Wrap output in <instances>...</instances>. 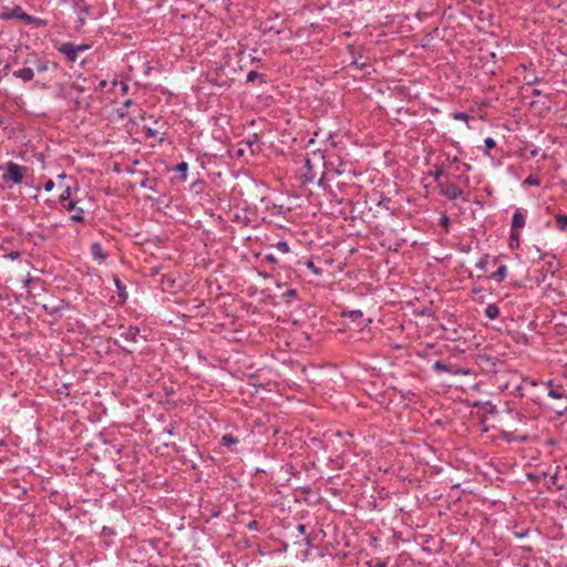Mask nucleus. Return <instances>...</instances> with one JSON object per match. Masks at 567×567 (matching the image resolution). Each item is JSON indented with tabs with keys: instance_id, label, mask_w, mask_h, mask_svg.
Listing matches in <instances>:
<instances>
[{
	"instance_id": "1",
	"label": "nucleus",
	"mask_w": 567,
	"mask_h": 567,
	"mask_svg": "<svg viewBox=\"0 0 567 567\" xmlns=\"http://www.w3.org/2000/svg\"><path fill=\"white\" fill-rule=\"evenodd\" d=\"M27 168L14 162H8L6 164V172L2 174L4 182H12L13 184H20L23 181Z\"/></svg>"
},
{
	"instance_id": "2",
	"label": "nucleus",
	"mask_w": 567,
	"mask_h": 567,
	"mask_svg": "<svg viewBox=\"0 0 567 567\" xmlns=\"http://www.w3.org/2000/svg\"><path fill=\"white\" fill-rule=\"evenodd\" d=\"M91 48L90 44H79V45H75L71 42H65V43H62L58 50L60 53L64 54L65 58L70 61V62H75L79 54L81 52H84L86 50H89Z\"/></svg>"
},
{
	"instance_id": "3",
	"label": "nucleus",
	"mask_w": 567,
	"mask_h": 567,
	"mask_svg": "<svg viewBox=\"0 0 567 567\" xmlns=\"http://www.w3.org/2000/svg\"><path fill=\"white\" fill-rule=\"evenodd\" d=\"M440 193L449 199H456L463 195V192L451 182H439Z\"/></svg>"
},
{
	"instance_id": "4",
	"label": "nucleus",
	"mask_w": 567,
	"mask_h": 567,
	"mask_svg": "<svg viewBox=\"0 0 567 567\" xmlns=\"http://www.w3.org/2000/svg\"><path fill=\"white\" fill-rule=\"evenodd\" d=\"M63 207L66 210L74 212V214H72L70 217L73 221H84V210L81 207L76 206V202L69 200L66 204H63Z\"/></svg>"
},
{
	"instance_id": "5",
	"label": "nucleus",
	"mask_w": 567,
	"mask_h": 567,
	"mask_svg": "<svg viewBox=\"0 0 567 567\" xmlns=\"http://www.w3.org/2000/svg\"><path fill=\"white\" fill-rule=\"evenodd\" d=\"M524 226H525V217L522 214L520 209H516V212L514 213L513 218H512L511 229L519 231Z\"/></svg>"
},
{
	"instance_id": "6",
	"label": "nucleus",
	"mask_w": 567,
	"mask_h": 567,
	"mask_svg": "<svg viewBox=\"0 0 567 567\" xmlns=\"http://www.w3.org/2000/svg\"><path fill=\"white\" fill-rule=\"evenodd\" d=\"M301 177L303 183H312L316 178V174L312 172L311 161L307 159L302 167Z\"/></svg>"
},
{
	"instance_id": "7",
	"label": "nucleus",
	"mask_w": 567,
	"mask_h": 567,
	"mask_svg": "<svg viewBox=\"0 0 567 567\" xmlns=\"http://www.w3.org/2000/svg\"><path fill=\"white\" fill-rule=\"evenodd\" d=\"M13 76L21 79L23 82H29L33 79L34 72L31 68H23L21 70L14 71Z\"/></svg>"
},
{
	"instance_id": "8",
	"label": "nucleus",
	"mask_w": 567,
	"mask_h": 567,
	"mask_svg": "<svg viewBox=\"0 0 567 567\" xmlns=\"http://www.w3.org/2000/svg\"><path fill=\"white\" fill-rule=\"evenodd\" d=\"M507 267L505 265H501L495 272L491 275V278L497 282H502L507 276Z\"/></svg>"
},
{
	"instance_id": "9",
	"label": "nucleus",
	"mask_w": 567,
	"mask_h": 567,
	"mask_svg": "<svg viewBox=\"0 0 567 567\" xmlns=\"http://www.w3.org/2000/svg\"><path fill=\"white\" fill-rule=\"evenodd\" d=\"M140 334V329L137 327L130 326L124 332L123 337L128 340L136 342L137 336Z\"/></svg>"
},
{
	"instance_id": "10",
	"label": "nucleus",
	"mask_w": 567,
	"mask_h": 567,
	"mask_svg": "<svg viewBox=\"0 0 567 567\" xmlns=\"http://www.w3.org/2000/svg\"><path fill=\"white\" fill-rule=\"evenodd\" d=\"M485 316L491 320L496 319L499 316L498 306L495 303L488 305L485 309Z\"/></svg>"
},
{
	"instance_id": "11",
	"label": "nucleus",
	"mask_w": 567,
	"mask_h": 567,
	"mask_svg": "<svg viewBox=\"0 0 567 567\" xmlns=\"http://www.w3.org/2000/svg\"><path fill=\"white\" fill-rule=\"evenodd\" d=\"M555 219H556L557 228L559 230H565L567 227V215L558 214V215H556Z\"/></svg>"
},
{
	"instance_id": "12",
	"label": "nucleus",
	"mask_w": 567,
	"mask_h": 567,
	"mask_svg": "<svg viewBox=\"0 0 567 567\" xmlns=\"http://www.w3.org/2000/svg\"><path fill=\"white\" fill-rule=\"evenodd\" d=\"M509 246L511 248H517L519 246V231L511 229Z\"/></svg>"
},
{
	"instance_id": "13",
	"label": "nucleus",
	"mask_w": 567,
	"mask_h": 567,
	"mask_svg": "<svg viewBox=\"0 0 567 567\" xmlns=\"http://www.w3.org/2000/svg\"><path fill=\"white\" fill-rule=\"evenodd\" d=\"M34 63V66L37 69L38 72H45L48 69H49V63L48 61H44V60H41V59H35L33 61Z\"/></svg>"
},
{
	"instance_id": "14",
	"label": "nucleus",
	"mask_w": 567,
	"mask_h": 567,
	"mask_svg": "<svg viewBox=\"0 0 567 567\" xmlns=\"http://www.w3.org/2000/svg\"><path fill=\"white\" fill-rule=\"evenodd\" d=\"M548 386H550L549 391H548V395L553 399H561L564 396V393H561L560 391L556 390V389H553V381L549 380L547 382Z\"/></svg>"
},
{
	"instance_id": "15",
	"label": "nucleus",
	"mask_w": 567,
	"mask_h": 567,
	"mask_svg": "<svg viewBox=\"0 0 567 567\" xmlns=\"http://www.w3.org/2000/svg\"><path fill=\"white\" fill-rule=\"evenodd\" d=\"M74 8H79L84 13H89L90 7L85 3L84 0H72Z\"/></svg>"
},
{
	"instance_id": "16",
	"label": "nucleus",
	"mask_w": 567,
	"mask_h": 567,
	"mask_svg": "<svg viewBox=\"0 0 567 567\" xmlns=\"http://www.w3.org/2000/svg\"><path fill=\"white\" fill-rule=\"evenodd\" d=\"M221 443L224 446H231L233 444H237L238 440L233 435H224L221 437Z\"/></svg>"
},
{
	"instance_id": "17",
	"label": "nucleus",
	"mask_w": 567,
	"mask_h": 567,
	"mask_svg": "<svg viewBox=\"0 0 567 567\" xmlns=\"http://www.w3.org/2000/svg\"><path fill=\"white\" fill-rule=\"evenodd\" d=\"M487 261H488V255H484L483 257L480 258V260L476 262V267L482 270V271H486V268H487Z\"/></svg>"
},
{
	"instance_id": "18",
	"label": "nucleus",
	"mask_w": 567,
	"mask_h": 567,
	"mask_svg": "<svg viewBox=\"0 0 567 567\" xmlns=\"http://www.w3.org/2000/svg\"><path fill=\"white\" fill-rule=\"evenodd\" d=\"M91 250H92V254L94 255V257H100V258L104 257L102 255V247L100 244H97V243L92 244Z\"/></svg>"
},
{
	"instance_id": "19",
	"label": "nucleus",
	"mask_w": 567,
	"mask_h": 567,
	"mask_svg": "<svg viewBox=\"0 0 567 567\" xmlns=\"http://www.w3.org/2000/svg\"><path fill=\"white\" fill-rule=\"evenodd\" d=\"M143 131H145V133L148 137H156L159 134V131L157 128H153V127L144 126Z\"/></svg>"
},
{
	"instance_id": "20",
	"label": "nucleus",
	"mask_w": 567,
	"mask_h": 567,
	"mask_svg": "<svg viewBox=\"0 0 567 567\" xmlns=\"http://www.w3.org/2000/svg\"><path fill=\"white\" fill-rule=\"evenodd\" d=\"M276 247L279 251H281L282 254H287L289 252V246L286 241H278L276 244Z\"/></svg>"
},
{
	"instance_id": "21",
	"label": "nucleus",
	"mask_w": 567,
	"mask_h": 567,
	"mask_svg": "<svg viewBox=\"0 0 567 567\" xmlns=\"http://www.w3.org/2000/svg\"><path fill=\"white\" fill-rule=\"evenodd\" d=\"M524 184H527V185H534V186H538L539 185V179L533 175H529L525 181H524Z\"/></svg>"
},
{
	"instance_id": "22",
	"label": "nucleus",
	"mask_w": 567,
	"mask_h": 567,
	"mask_svg": "<svg viewBox=\"0 0 567 567\" xmlns=\"http://www.w3.org/2000/svg\"><path fill=\"white\" fill-rule=\"evenodd\" d=\"M429 175L431 177H433L436 182H439V179L443 176V169L436 168L434 172H431Z\"/></svg>"
},
{
	"instance_id": "23",
	"label": "nucleus",
	"mask_w": 567,
	"mask_h": 567,
	"mask_svg": "<svg viewBox=\"0 0 567 567\" xmlns=\"http://www.w3.org/2000/svg\"><path fill=\"white\" fill-rule=\"evenodd\" d=\"M71 196L70 187H66L64 192L60 195V202L64 204L65 200H68Z\"/></svg>"
},
{
	"instance_id": "24",
	"label": "nucleus",
	"mask_w": 567,
	"mask_h": 567,
	"mask_svg": "<svg viewBox=\"0 0 567 567\" xmlns=\"http://www.w3.org/2000/svg\"><path fill=\"white\" fill-rule=\"evenodd\" d=\"M260 76H261V74H260V73H258L257 71H250V72H248V74H247V82H252V81H255L257 78H260Z\"/></svg>"
},
{
	"instance_id": "25",
	"label": "nucleus",
	"mask_w": 567,
	"mask_h": 567,
	"mask_svg": "<svg viewBox=\"0 0 567 567\" xmlns=\"http://www.w3.org/2000/svg\"><path fill=\"white\" fill-rule=\"evenodd\" d=\"M454 120H457V121H467L468 120V115L466 113H463V112H460V113H455L453 115Z\"/></svg>"
},
{
	"instance_id": "26",
	"label": "nucleus",
	"mask_w": 567,
	"mask_h": 567,
	"mask_svg": "<svg viewBox=\"0 0 567 567\" xmlns=\"http://www.w3.org/2000/svg\"><path fill=\"white\" fill-rule=\"evenodd\" d=\"M484 143H485V146L488 148V150H492L496 146V142L492 138V137H486L484 140Z\"/></svg>"
},
{
	"instance_id": "27",
	"label": "nucleus",
	"mask_w": 567,
	"mask_h": 567,
	"mask_svg": "<svg viewBox=\"0 0 567 567\" xmlns=\"http://www.w3.org/2000/svg\"><path fill=\"white\" fill-rule=\"evenodd\" d=\"M187 169H188V165H187V163H185V162H182V163H179V164L176 166V171H177L178 173H186V172H187Z\"/></svg>"
},
{
	"instance_id": "28",
	"label": "nucleus",
	"mask_w": 567,
	"mask_h": 567,
	"mask_svg": "<svg viewBox=\"0 0 567 567\" xmlns=\"http://www.w3.org/2000/svg\"><path fill=\"white\" fill-rule=\"evenodd\" d=\"M54 185H55L54 182L52 179H49L44 184V190L45 192H51L54 188Z\"/></svg>"
},
{
	"instance_id": "29",
	"label": "nucleus",
	"mask_w": 567,
	"mask_h": 567,
	"mask_svg": "<svg viewBox=\"0 0 567 567\" xmlns=\"http://www.w3.org/2000/svg\"><path fill=\"white\" fill-rule=\"evenodd\" d=\"M114 281H115V285L117 287V291H118L120 297H123L124 296L123 295L124 287L121 285V281L117 278H115Z\"/></svg>"
},
{
	"instance_id": "30",
	"label": "nucleus",
	"mask_w": 567,
	"mask_h": 567,
	"mask_svg": "<svg viewBox=\"0 0 567 567\" xmlns=\"http://www.w3.org/2000/svg\"><path fill=\"white\" fill-rule=\"evenodd\" d=\"M433 368L436 370V371H446V367L440 362V361H436L433 365Z\"/></svg>"
},
{
	"instance_id": "31",
	"label": "nucleus",
	"mask_w": 567,
	"mask_h": 567,
	"mask_svg": "<svg viewBox=\"0 0 567 567\" xmlns=\"http://www.w3.org/2000/svg\"><path fill=\"white\" fill-rule=\"evenodd\" d=\"M307 267L312 270L315 274H319V269L315 266L313 261H307Z\"/></svg>"
},
{
	"instance_id": "32",
	"label": "nucleus",
	"mask_w": 567,
	"mask_h": 567,
	"mask_svg": "<svg viewBox=\"0 0 567 567\" xmlns=\"http://www.w3.org/2000/svg\"><path fill=\"white\" fill-rule=\"evenodd\" d=\"M248 145L250 146L251 151L255 152L254 145L257 144V136H254V140H248Z\"/></svg>"
},
{
	"instance_id": "33",
	"label": "nucleus",
	"mask_w": 567,
	"mask_h": 567,
	"mask_svg": "<svg viewBox=\"0 0 567 567\" xmlns=\"http://www.w3.org/2000/svg\"><path fill=\"white\" fill-rule=\"evenodd\" d=\"M265 259L270 261V262H276L277 261V258L272 254L266 255Z\"/></svg>"
},
{
	"instance_id": "34",
	"label": "nucleus",
	"mask_w": 567,
	"mask_h": 567,
	"mask_svg": "<svg viewBox=\"0 0 567 567\" xmlns=\"http://www.w3.org/2000/svg\"><path fill=\"white\" fill-rule=\"evenodd\" d=\"M297 529H298V532H299L300 534H302V535H305V534H306V525H303V524H299V525L297 526Z\"/></svg>"
},
{
	"instance_id": "35",
	"label": "nucleus",
	"mask_w": 567,
	"mask_h": 567,
	"mask_svg": "<svg viewBox=\"0 0 567 567\" xmlns=\"http://www.w3.org/2000/svg\"><path fill=\"white\" fill-rule=\"evenodd\" d=\"M285 295L288 296V297H295L297 295V292H296V290L290 289Z\"/></svg>"
},
{
	"instance_id": "36",
	"label": "nucleus",
	"mask_w": 567,
	"mask_h": 567,
	"mask_svg": "<svg viewBox=\"0 0 567 567\" xmlns=\"http://www.w3.org/2000/svg\"><path fill=\"white\" fill-rule=\"evenodd\" d=\"M377 567H386L388 566V563L384 561V560H379L377 564H375Z\"/></svg>"
},
{
	"instance_id": "37",
	"label": "nucleus",
	"mask_w": 567,
	"mask_h": 567,
	"mask_svg": "<svg viewBox=\"0 0 567 567\" xmlns=\"http://www.w3.org/2000/svg\"><path fill=\"white\" fill-rule=\"evenodd\" d=\"M19 256H20V254H19L18 251H12V252H10V255H9V257H10L11 259H16V258H18Z\"/></svg>"
},
{
	"instance_id": "38",
	"label": "nucleus",
	"mask_w": 567,
	"mask_h": 567,
	"mask_svg": "<svg viewBox=\"0 0 567 567\" xmlns=\"http://www.w3.org/2000/svg\"><path fill=\"white\" fill-rule=\"evenodd\" d=\"M532 95H533V96H538V95H540V91H539V90H537V89H534V90L532 91Z\"/></svg>"
},
{
	"instance_id": "39",
	"label": "nucleus",
	"mask_w": 567,
	"mask_h": 567,
	"mask_svg": "<svg viewBox=\"0 0 567 567\" xmlns=\"http://www.w3.org/2000/svg\"><path fill=\"white\" fill-rule=\"evenodd\" d=\"M132 104H133L132 100H126V101L123 103V105H124L125 107H128V106H131Z\"/></svg>"
},
{
	"instance_id": "40",
	"label": "nucleus",
	"mask_w": 567,
	"mask_h": 567,
	"mask_svg": "<svg viewBox=\"0 0 567 567\" xmlns=\"http://www.w3.org/2000/svg\"><path fill=\"white\" fill-rule=\"evenodd\" d=\"M456 373H460V374H470L471 371L470 370H458L456 371Z\"/></svg>"
},
{
	"instance_id": "41",
	"label": "nucleus",
	"mask_w": 567,
	"mask_h": 567,
	"mask_svg": "<svg viewBox=\"0 0 567 567\" xmlns=\"http://www.w3.org/2000/svg\"><path fill=\"white\" fill-rule=\"evenodd\" d=\"M324 183V175H322L319 181H318V185L322 186Z\"/></svg>"
},
{
	"instance_id": "42",
	"label": "nucleus",
	"mask_w": 567,
	"mask_h": 567,
	"mask_svg": "<svg viewBox=\"0 0 567 567\" xmlns=\"http://www.w3.org/2000/svg\"><path fill=\"white\" fill-rule=\"evenodd\" d=\"M303 540H305V544H306V545H308V546L310 545V538H309V537H305V539H303Z\"/></svg>"
},
{
	"instance_id": "43",
	"label": "nucleus",
	"mask_w": 567,
	"mask_h": 567,
	"mask_svg": "<svg viewBox=\"0 0 567 567\" xmlns=\"http://www.w3.org/2000/svg\"><path fill=\"white\" fill-rule=\"evenodd\" d=\"M79 22H80L81 24H83V23H84V19H83V18H79Z\"/></svg>"
},
{
	"instance_id": "44",
	"label": "nucleus",
	"mask_w": 567,
	"mask_h": 567,
	"mask_svg": "<svg viewBox=\"0 0 567 567\" xmlns=\"http://www.w3.org/2000/svg\"><path fill=\"white\" fill-rule=\"evenodd\" d=\"M122 89H123V91H126V90H127V85H126V84H123V85H122Z\"/></svg>"
},
{
	"instance_id": "45",
	"label": "nucleus",
	"mask_w": 567,
	"mask_h": 567,
	"mask_svg": "<svg viewBox=\"0 0 567 567\" xmlns=\"http://www.w3.org/2000/svg\"><path fill=\"white\" fill-rule=\"evenodd\" d=\"M446 221H447V217H446V216H444V217H443V224H446Z\"/></svg>"
},
{
	"instance_id": "46",
	"label": "nucleus",
	"mask_w": 567,
	"mask_h": 567,
	"mask_svg": "<svg viewBox=\"0 0 567 567\" xmlns=\"http://www.w3.org/2000/svg\"><path fill=\"white\" fill-rule=\"evenodd\" d=\"M446 221H447V217H446V216H444V217H443V224H446Z\"/></svg>"
}]
</instances>
